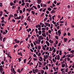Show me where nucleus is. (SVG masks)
Returning a JSON list of instances; mask_svg holds the SVG:
<instances>
[{"label": "nucleus", "mask_w": 74, "mask_h": 74, "mask_svg": "<svg viewBox=\"0 0 74 74\" xmlns=\"http://www.w3.org/2000/svg\"><path fill=\"white\" fill-rule=\"evenodd\" d=\"M14 16L15 17H16L18 16V15H17V14L15 13L14 14Z\"/></svg>", "instance_id": "35"}, {"label": "nucleus", "mask_w": 74, "mask_h": 74, "mask_svg": "<svg viewBox=\"0 0 74 74\" xmlns=\"http://www.w3.org/2000/svg\"><path fill=\"white\" fill-rule=\"evenodd\" d=\"M8 57H9V58H10V59H12V57H11V56H10V54H8Z\"/></svg>", "instance_id": "13"}, {"label": "nucleus", "mask_w": 74, "mask_h": 74, "mask_svg": "<svg viewBox=\"0 0 74 74\" xmlns=\"http://www.w3.org/2000/svg\"><path fill=\"white\" fill-rule=\"evenodd\" d=\"M31 30H32V29H31V28H29V29H27V31L28 33H29V32H31Z\"/></svg>", "instance_id": "4"}, {"label": "nucleus", "mask_w": 74, "mask_h": 74, "mask_svg": "<svg viewBox=\"0 0 74 74\" xmlns=\"http://www.w3.org/2000/svg\"><path fill=\"white\" fill-rule=\"evenodd\" d=\"M0 7H2L3 6V4L1 3H0Z\"/></svg>", "instance_id": "40"}, {"label": "nucleus", "mask_w": 74, "mask_h": 74, "mask_svg": "<svg viewBox=\"0 0 74 74\" xmlns=\"http://www.w3.org/2000/svg\"><path fill=\"white\" fill-rule=\"evenodd\" d=\"M39 37L40 38H41V40H43V39H44V38H43L42 37V36L41 35Z\"/></svg>", "instance_id": "18"}, {"label": "nucleus", "mask_w": 74, "mask_h": 74, "mask_svg": "<svg viewBox=\"0 0 74 74\" xmlns=\"http://www.w3.org/2000/svg\"><path fill=\"white\" fill-rule=\"evenodd\" d=\"M41 47L40 46H38V49H41Z\"/></svg>", "instance_id": "48"}, {"label": "nucleus", "mask_w": 74, "mask_h": 74, "mask_svg": "<svg viewBox=\"0 0 74 74\" xmlns=\"http://www.w3.org/2000/svg\"><path fill=\"white\" fill-rule=\"evenodd\" d=\"M64 42H66V41L67 40V38H64Z\"/></svg>", "instance_id": "9"}, {"label": "nucleus", "mask_w": 74, "mask_h": 74, "mask_svg": "<svg viewBox=\"0 0 74 74\" xmlns=\"http://www.w3.org/2000/svg\"><path fill=\"white\" fill-rule=\"evenodd\" d=\"M11 71L12 72V69H13V66H12V65L11 66Z\"/></svg>", "instance_id": "21"}, {"label": "nucleus", "mask_w": 74, "mask_h": 74, "mask_svg": "<svg viewBox=\"0 0 74 74\" xmlns=\"http://www.w3.org/2000/svg\"><path fill=\"white\" fill-rule=\"evenodd\" d=\"M42 30H46V28H42Z\"/></svg>", "instance_id": "43"}, {"label": "nucleus", "mask_w": 74, "mask_h": 74, "mask_svg": "<svg viewBox=\"0 0 74 74\" xmlns=\"http://www.w3.org/2000/svg\"><path fill=\"white\" fill-rule=\"evenodd\" d=\"M17 72H18V73H21V70L20 69H18L17 70Z\"/></svg>", "instance_id": "8"}, {"label": "nucleus", "mask_w": 74, "mask_h": 74, "mask_svg": "<svg viewBox=\"0 0 74 74\" xmlns=\"http://www.w3.org/2000/svg\"><path fill=\"white\" fill-rule=\"evenodd\" d=\"M59 27H60V26H57V29H58V30H59Z\"/></svg>", "instance_id": "42"}, {"label": "nucleus", "mask_w": 74, "mask_h": 74, "mask_svg": "<svg viewBox=\"0 0 74 74\" xmlns=\"http://www.w3.org/2000/svg\"><path fill=\"white\" fill-rule=\"evenodd\" d=\"M41 33H42V32L41 31H39L38 32V34L39 35H41Z\"/></svg>", "instance_id": "6"}, {"label": "nucleus", "mask_w": 74, "mask_h": 74, "mask_svg": "<svg viewBox=\"0 0 74 74\" xmlns=\"http://www.w3.org/2000/svg\"><path fill=\"white\" fill-rule=\"evenodd\" d=\"M32 58L31 59H30V60L29 61V62H28V63L27 64H30V62H31V60H32Z\"/></svg>", "instance_id": "16"}, {"label": "nucleus", "mask_w": 74, "mask_h": 74, "mask_svg": "<svg viewBox=\"0 0 74 74\" xmlns=\"http://www.w3.org/2000/svg\"><path fill=\"white\" fill-rule=\"evenodd\" d=\"M38 41L39 42H41V39L40 38H38Z\"/></svg>", "instance_id": "36"}, {"label": "nucleus", "mask_w": 74, "mask_h": 74, "mask_svg": "<svg viewBox=\"0 0 74 74\" xmlns=\"http://www.w3.org/2000/svg\"><path fill=\"white\" fill-rule=\"evenodd\" d=\"M62 68H64L65 67V64H62Z\"/></svg>", "instance_id": "14"}, {"label": "nucleus", "mask_w": 74, "mask_h": 74, "mask_svg": "<svg viewBox=\"0 0 74 74\" xmlns=\"http://www.w3.org/2000/svg\"><path fill=\"white\" fill-rule=\"evenodd\" d=\"M44 70H42L41 72V74H44Z\"/></svg>", "instance_id": "20"}, {"label": "nucleus", "mask_w": 74, "mask_h": 74, "mask_svg": "<svg viewBox=\"0 0 74 74\" xmlns=\"http://www.w3.org/2000/svg\"><path fill=\"white\" fill-rule=\"evenodd\" d=\"M38 56H41V53H39L38 55Z\"/></svg>", "instance_id": "51"}, {"label": "nucleus", "mask_w": 74, "mask_h": 74, "mask_svg": "<svg viewBox=\"0 0 74 74\" xmlns=\"http://www.w3.org/2000/svg\"><path fill=\"white\" fill-rule=\"evenodd\" d=\"M15 6H13L12 7V9H15Z\"/></svg>", "instance_id": "28"}, {"label": "nucleus", "mask_w": 74, "mask_h": 74, "mask_svg": "<svg viewBox=\"0 0 74 74\" xmlns=\"http://www.w3.org/2000/svg\"><path fill=\"white\" fill-rule=\"evenodd\" d=\"M26 11H31V9H29H29H26Z\"/></svg>", "instance_id": "23"}, {"label": "nucleus", "mask_w": 74, "mask_h": 74, "mask_svg": "<svg viewBox=\"0 0 74 74\" xmlns=\"http://www.w3.org/2000/svg\"><path fill=\"white\" fill-rule=\"evenodd\" d=\"M9 17H13V15L12 14H10L9 16Z\"/></svg>", "instance_id": "50"}, {"label": "nucleus", "mask_w": 74, "mask_h": 74, "mask_svg": "<svg viewBox=\"0 0 74 74\" xmlns=\"http://www.w3.org/2000/svg\"><path fill=\"white\" fill-rule=\"evenodd\" d=\"M39 58L40 59H41L42 61L43 60V59H42V57H41V56H40L39 57Z\"/></svg>", "instance_id": "25"}, {"label": "nucleus", "mask_w": 74, "mask_h": 74, "mask_svg": "<svg viewBox=\"0 0 74 74\" xmlns=\"http://www.w3.org/2000/svg\"><path fill=\"white\" fill-rule=\"evenodd\" d=\"M58 34H61V31H60V30H59L58 31Z\"/></svg>", "instance_id": "10"}, {"label": "nucleus", "mask_w": 74, "mask_h": 74, "mask_svg": "<svg viewBox=\"0 0 74 74\" xmlns=\"http://www.w3.org/2000/svg\"><path fill=\"white\" fill-rule=\"evenodd\" d=\"M30 37V35L28 34V37L27 38H29Z\"/></svg>", "instance_id": "45"}, {"label": "nucleus", "mask_w": 74, "mask_h": 74, "mask_svg": "<svg viewBox=\"0 0 74 74\" xmlns=\"http://www.w3.org/2000/svg\"><path fill=\"white\" fill-rule=\"evenodd\" d=\"M18 60H19L18 62H21V58H18Z\"/></svg>", "instance_id": "53"}, {"label": "nucleus", "mask_w": 74, "mask_h": 74, "mask_svg": "<svg viewBox=\"0 0 74 74\" xmlns=\"http://www.w3.org/2000/svg\"><path fill=\"white\" fill-rule=\"evenodd\" d=\"M47 10H48V11H51V10H52V9H51L50 8H47Z\"/></svg>", "instance_id": "12"}, {"label": "nucleus", "mask_w": 74, "mask_h": 74, "mask_svg": "<svg viewBox=\"0 0 74 74\" xmlns=\"http://www.w3.org/2000/svg\"><path fill=\"white\" fill-rule=\"evenodd\" d=\"M6 38H3V42H5V39Z\"/></svg>", "instance_id": "33"}, {"label": "nucleus", "mask_w": 74, "mask_h": 74, "mask_svg": "<svg viewBox=\"0 0 74 74\" xmlns=\"http://www.w3.org/2000/svg\"><path fill=\"white\" fill-rule=\"evenodd\" d=\"M32 71H33V73H34V74H36V73L38 72L39 71L37 69H33L32 70ZM35 71L36 72V73Z\"/></svg>", "instance_id": "1"}, {"label": "nucleus", "mask_w": 74, "mask_h": 74, "mask_svg": "<svg viewBox=\"0 0 74 74\" xmlns=\"http://www.w3.org/2000/svg\"><path fill=\"white\" fill-rule=\"evenodd\" d=\"M71 71H70L69 72H68V74H71Z\"/></svg>", "instance_id": "56"}, {"label": "nucleus", "mask_w": 74, "mask_h": 74, "mask_svg": "<svg viewBox=\"0 0 74 74\" xmlns=\"http://www.w3.org/2000/svg\"><path fill=\"white\" fill-rule=\"evenodd\" d=\"M65 72H66V73H67L68 72V68H66L65 70Z\"/></svg>", "instance_id": "38"}, {"label": "nucleus", "mask_w": 74, "mask_h": 74, "mask_svg": "<svg viewBox=\"0 0 74 74\" xmlns=\"http://www.w3.org/2000/svg\"><path fill=\"white\" fill-rule=\"evenodd\" d=\"M31 12L32 13V14H33V15H34L35 14V12L33 11H32Z\"/></svg>", "instance_id": "19"}, {"label": "nucleus", "mask_w": 74, "mask_h": 74, "mask_svg": "<svg viewBox=\"0 0 74 74\" xmlns=\"http://www.w3.org/2000/svg\"><path fill=\"white\" fill-rule=\"evenodd\" d=\"M47 19H48V18H47V17L45 18L44 19V22H45V21H46V20H47Z\"/></svg>", "instance_id": "31"}, {"label": "nucleus", "mask_w": 74, "mask_h": 74, "mask_svg": "<svg viewBox=\"0 0 74 74\" xmlns=\"http://www.w3.org/2000/svg\"><path fill=\"white\" fill-rule=\"evenodd\" d=\"M33 59L34 61H37V58H34Z\"/></svg>", "instance_id": "39"}, {"label": "nucleus", "mask_w": 74, "mask_h": 74, "mask_svg": "<svg viewBox=\"0 0 74 74\" xmlns=\"http://www.w3.org/2000/svg\"><path fill=\"white\" fill-rule=\"evenodd\" d=\"M46 43L47 44V46H48V47L49 46V45L50 44H49V43L47 41H46Z\"/></svg>", "instance_id": "3"}, {"label": "nucleus", "mask_w": 74, "mask_h": 74, "mask_svg": "<svg viewBox=\"0 0 74 74\" xmlns=\"http://www.w3.org/2000/svg\"><path fill=\"white\" fill-rule=\"evenodd\" d=\"M49 12L48 11H46V13L47 14H48Z\"/></svg>", "instance_id": "64"}, {"label": "nucleus", "mask_w": 74, "mask_h": 74, "mask_svg": "<svg viewBox=\"0 0 74 74\" xmlns=\"http://www.w3.org/2000/svg\"><path fill=\"white\" fill-rule=\"evenodd\" d=\"M24 63H26V59H25L24 60Z\"/></svg>", "instance_id": "49"}, {"label": "nucleus", "mask_w": 74, "mask_h": 74, "mask_svg": "<svg viewBox=\"0 0 74 74\" xmlns=\"http://www.w3.org/2000/svg\"><path fill=\"white\" fill-rule=\"evenodd\" d=\"M26 10V9L25 8H24L23 9V12H25V10Z\"/></svg>", "instance_id": "37"}, {"label": "nucleus", "mask_w": 74, "mask_h": 74, "mask_svg": "<svg viewBox=\"0 0 74 74\" xmlns=\"http://www.w3.org/2000/svg\"><path fill=\"white\" fill-rule=\"evenodd\" d=\"M45 10H46V8L45 9H44L43 10H42V12H45Z\"/></svg>", "instance_id": "57"}, {"label": "nucleus", "mask_w": 74, "mask_h": 74, "mask_svg": "<svg viewBox=\"0 0 74 74\" xmlns=\"http://www.w3.org/2000/svg\"><path fill=\"white\" fill-rule=\"evenodd\" d=\"M10 4L11 6H12V5H13V3H12V2H10Z\"/></svg>", "instance_id": "27"}, {"label": "nucleus", "mask_w": 74, "mask_h": 74, "mask_svg": "<svg viewBox=\"0 0 74 74\" xmlns=\"http://www.w3.org/2000/svg\"><path fill=\"white\" fill-rule=\"evenodd\" d=\"M70 52H71V53H74V50H73L71 51H70Z\"/></svg>", "instance_id": "52"}, {"label": "nucleus", "mask_w": 74, "mask_h": 74, "mask_svg": "<svg viewBox=\"0 0 74 74\" xmlns=\"http://www.w3.org/2000/svg\"><path fill=\"white\" fill-rule=\"evenodd\" d=\"M40 5H37V8H40Z\"/></svg>", "instance_id": "32"}, {"label": "nucleus", "mask_w": 74, "mask_h": 74, "mask_svg": "<svg viewBox=\"0 0 74 74\" xmlns=\"http://www.w3.org/2000/svg\"><path fill=\"white\" fill-rule=\"evenodd\" d=\"M55 43L56 44H58V41L57 40H56L55 42Z\"/></svg>", "instance_id": "60"}, {"label": "nucleus", "mask_w": 74, "mask_h": 74, "mask_svg": "<svg viewBox=\"0 0 74 74\" xmlns=\"http://www.w3.org/2000/svg\"><path fill=\"white\" fill-rule=\"evenodd\" d=\"M52 6H53V7H55V4H54V3H53L52 4Z\"/></svg>", "instance_id": "63"}, {"label": "nucleus", "mask_w": 74, "mask_h": 74, "mask_svg": "<svg viewBox=\"0 0 74 74\" xmlns=\"http://www.w3.org/2000/svg\"><path fill=\"white\" fill-rule=\"evenodd\" d=\"M51 14H52L53 13H55V10H52V11L51 12Z\"/></svg>", "instance_id": "5"}, {"label": "nucleus", "mask_w": 74, "mask_h": 74, "mask_svg": "<svg viewBox=\"0 0 74 74\" xmlns=\"http://www.w3.org/2000/svg\"><path fill=\"white\" fill-rule=\"evenodd\" d=\"M17 39H15L14 40V41H15V43L16 44V43H17Z\"/></svg>", "instance_id": "29"}, {"label": "nucleus", "mask_w": 74, "mask_h": 74, "mask_svg": "<svg viewBox=\"0 0 74 74\" xmlns=\"http://www.w3.org/2000/svg\"><path fill=\"white\" fill-rule=\"evenodd\" d=\"M67 35H68V36H71V34H70V33H69V32L68 33Z\"/></svg>", "instance_id": "30"}, {"label": "nucleus", "mask_w": 74, "mask_h": 74, "mask_svg": "<svg viewBox=\"0 0 74 74\" xmlns=\"http://www.w3.org/2000/svg\"><path fill=\"white\" fill-rule=\"evenodd\" d=\"M59 55H62V51L61 50H60L59 51Z\"/></svg>", "instance_id": "22"}, {"label": "nucleus", "mask_w": 74, "mask_h": 74, "mask_svg": "<svg viewBox=\"0 0 74 74\" xmlns=\"http://www.w3.org/2000/svg\"><path fill=\"white\" fill-rule=\"evenodd\" d=\"M55 38L56 39H57V40H58V39H59V38H58V36H56Z\"/></svg>", "instance_id": "26"}, {"label": "nucleus", "mask_w": 74, "mask_h": 74, "mask_svg": "<svg viewBox=\"0 0 74 74\" xmlns=\"http://www.w3.org/2000/svg\"><path fill=\"white\" fill-rule=\"evenodd\" d=\"M3 39V37L2 36H0V40L1 41H2Z\"/></svg>", "instance_id": "24"}, {"label": "nucleus", "mask_w": 74, "mask_h": 74, "mask_svg": "<svg viewBox=\"0 0 74 74\" xmlns=\"http://www.w3.org/2000/svg\"><path fill=\"white\" fill-rule=\"evenodd\" d=\"M45 23V25H46V26H48V23Z\"/></svg>", "instance_id": "47"}, {"label": "nucleus", "mask_w": 74, "mask_h": 74, "mask_svg": "<svg viewBox=\"0 0 74 74\" xmlns=\"http://www.w3.org/2000/svg\"><path fill=\"white\" fill-rule=\"evenodd\" d=\"M24 25L26 26L27 25V23H26V22H24Z\"/></svg>", "instance_id": "61"}, {"label": "nucleus", "mask_w": 74, "mask_h": 74, "mask_svg": "<svg viewBox=\"0 0 74 74\" xmlns=\"http://www.w3.org/2000/svg\"><path fill=\"white\" fill-rule=\"evenodd\" d=\"M30 45L31 47H34V45H33V43H31L30 44Z\"/></svg>", "instance_id": "15"}, {"label": "nucleus", "mask_w": 74, "mask_h": 74, "mask_svg": "<svg viewBox=\"0 0 74 74\" xmlns=\"http://www.w3.org/2000/svg\"><path fill=\"white\" fill-rule=\"evenodd\" d=\"M42 49H43V50H45V47H44V46H42Z\"/></svg>", "instance_id": "41"}, {"label": "nucleus", "mask_w": 74, "mask_h": 74, "mask_svg": "<svg viewBox=\"0 0 74 74\" xmlns=\"http://www.w3.org/2000/svg\"><path fill=\"white\" fill-rule=\"evenodd\" d=\"M26 4L27 5V7H29V4H29V3H26Z\"/></svg>", "instance_id": "17"}, {"label": "nucleus", "mask_w": 74, "mask_h": 74, "mask_svg": "<svg viewBox=\"0 0 74 74\" xmlns=\"http://www.w3.org/2000/svg\"><path fill=\"white\" fill-rule=\"evenodd\" d=\"M53 52H56V48H55L54 50L53 51Z\"/></svg>", "instance_id": "46"}, {"label": "nucleus", "mask_w": 74, "mask_h": 74, "mask_svg": "<svg viewBox=\"0 0 74 74\" xmlns=\"http://www.w3.org/2000/svg\"><path fill=\"white\" fill-rule=\"evenodd\" d=\"M42 1L41 0H37V3L38 4H41Z\"/></svg>", "instance_id": "2"}, {"label": "nucleus", "mask_w": 74, "mask_h": 74, "mask_svg": "<svg viewBox=\"0 0 74 74\" xmlns=\"http://www.w3.org/2000/svg\"><path fill=\"white\" fill-rule=\"evenodd\" d=\"M33 56L34 57H35L36 58H37V57H36V55L35 54H34L33 55Z\"/></svg>", "instance_id": "34"}, {"label": "nucleus", "mask_w": 74, "mask_h": 74, "mask_svg": "<svg viewBox=\"0 0 74 74\" xmlns=\"http://www.w3.org/2000/svg\"><path fill=\"white\" fill-rule=\"evenodd\" d=\"M65 57H66V56L65 55H64L61 58H62V59H63V58H65Z\"/></svg>", "instance_id": "55"}, {"label": "nucleus", "mask_w": 74, "mask_h": 74, "mask_svg": "<svg viewBox=\"0 0 74 74\" xmlns=\"http://www.w3.org/2000/svg\"><path fill=\"white\" fill-rule=\"evenodd\" d=\"M19 12L20 14H22V11L21 10H20Z\"/></svg>", "instance_id": "58"}, {"label": "nucleus", "mask_w": 74, "mask_h": 74, "mask_svg": "<svg viewBox=\"0 0 74 74\" xmlns=\"http://www.w3.org/2000/svg\"><path fill=\"white\" fill-rule=\"evenodd\" d=\"M67 61H69V60H70V58H67Z\"/></svg>", "instance_id": "44"}, {"label": "nucleus", "mask_w": 74, "mask_h": 74, "mask_svg": "<svg viewBox=\"0 0 74 74\" xmlns=\"http://www.w3.org/2000/svg\"><path fill=\"white\" fill-rule=\"evenodd\" d=\"M34 8V9H36V10H37V7L35 6H33Z\"/></svg>", "instance_id": "62"}, {"label": "nucleus", "mask_w": 74, "mask_h": 74, "mask_svg": "<svg viewBox=\"0 0 74 74\" xmlns=\"http://www.w3.org/2000/svg\"><path fill=\"white\" fill-rule=\"evenodd\" d=\"M20 6H18V11L20 10Z\"/></svg>", "instance_id": "59"}, {"label": "nucleus", "mask_w": 74, "mask_h": 74, "mask_svg": "<svg viewBox=\"0 0 74 74\" xmlns=\"http://www.w3.org/2000/svg\"><path fill=\"white\" fill-rule=\"evenodd\" d=\"M15 20L14 19H12V22H15Z\"/></svg>", "instance_id": "54"}, {"label": "nucleus", "mask_w": 74, "mask_h": 74, "mask_svg": "<svg viewBox=\"0 0 74 74\" xmlns=\"http://www.w3.org/2000/svg\"><path fill=\"white\" fill-rule=\"evenodd\" d=\"M21 16H20L19 17H16V19H21Z\"/></svg>", "instance_id": "11"}, {"label": "nucleus", "mask_w": 74, "mask_h": 74, "mask_svg": "<svg viewBox=\"0 0 74 74\" xmlns=\"http://www.w3.org/2000/svg\"><path fill=\"white\" fill-rule=\"evenodd\" d=\"M58 57L57 58V59L58 60H60V56L59 55H58Z\"/></svg>", "instance_id": "7"}]
</instances>
